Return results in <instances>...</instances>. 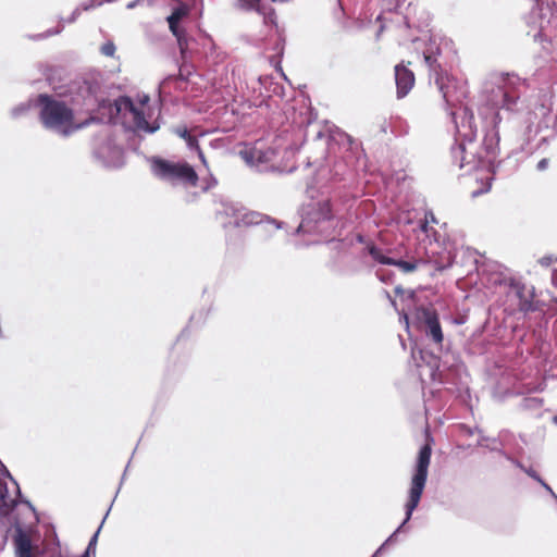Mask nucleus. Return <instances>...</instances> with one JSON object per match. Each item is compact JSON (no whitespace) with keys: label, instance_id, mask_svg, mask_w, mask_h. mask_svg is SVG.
Here are the masks:
<instances>
[{"label":"nucleus","instance_id":"obj_1","mask_svg":"<svg viewBox=\"0 0 557 557\" xmlns=\"http://www.w3.org/2000/svg\"><path fill=\"white\" fill-rule=\"evenodd\" d=\"M527 90L525 79L516 74L503 73L486 89L480 116L485 125L482 144L476 141L478 126L472 110H461L460 122L455 119V144L450 148L453 164L470 174L476 170H490L498 151L502 117L499 111L517 112L521 95Z\"/></svg>","mask_w":557,"mask_h":557},{"label":"nucleus","instance_id":"obj_2","mask_svg":"<svg viewBox=\"0 0 557 557\" xmlns=\"http://www.w3.org/2000/svg\"><path fill=\"white\" fill-rule=\"evenodd\" d=\"M35 108H39V121L44 128L62 137H69L75 132L97 122L98 119L89 117L82 123L74 122V111L64 101L58 100L52 95L39 94L34 100Z\"/></svg>","mask_w":557,"mask_h":557},{"label":"nucleus","instance_id":"obj_3","mask_svg":"<svg viewBox=\"0 0 557 557\" xmlns=\"http://www.w3.org/2000/svg\"><path fill=\"white\" fill-rule=\"evenodd\" d=\"M301 221L296 228V234H307L317 236L311 244H318L329 238H334L337 234L339 220L333 213L331 201H311L301 207Z\"/></svg>","mask_w":557,"mask_h":557},{"label":"nucleus","instance_id":"obj_4","mask_svg":"<svg viewBox=\"0 0 557 557\" xmlns=\"http://www.w3.org/2000/svg\"><path fill=\"white\" fill-rule=\"evenodd\" d=\"M432 448L429 444L423 445L418 454L414 473L411 479L408 502L405 505V519L400 525L385 540L382 546L385 548L388 544L396 541V536L401 532L405 525L410 521L412 512L418 507L422 493L424 491L429 466L431 461Z\"/></svg>","mask_w":557,"mask_h":557},{"label":"nucleus","instance_id":"obj_5","mask_svg":"<svg viewBox=\"0 0 557 557\" xmlns=\"http://www.w3.org/2000/svg\"><path fill=\"white\" fill-rule=\"evenodd\" d=\"M219 213L231 219L228 223H224V226L232 225L233 227L239 228L260 225L265 231H275L283 225V223L277 220L256 211L247 210L242 205L232 201L223 202Z\"/></svg>","mask_w":557,"mask_h":557},{"label":"nucleus","instance_id":"obj_6","mask_svg":"<svg viewBox=\"0 0 557 557\" xmlns=\"http://www.w3.org/2000/svg\"><path fill=\"white\" fill-rule=\"evenodd\" d=\"M423 61L429 70L430 79H434L440 92L443 96L446 104H451V99L448 90L447 73L443 64V54L441 44L435 38H430L425 44V48L422 51Z\"/></svg>","mask_w":557,"mask_h":557},{"label":"nucleus","instance_id":"obj_7","mask_svg":"<svg viewBox=\"0 0 557 557\" xmlns=\"http://www.w3.org/2000/svg\"><path fill=\"white\" fill-rule=\"evenodd\" d=\"M151 171L156 177L172 185L183 183L195 186L198 181V175L194 168L185 162H171L156 157L151 161Z\"/></svg>","mask_w":557,"mask_h":557},{"label":"nucleus","instance_id":"obj_8","mask_svg":"<svg viewBox=\"0 0 557 557\" xmlns=\"http://www.w3.org/2000/svg\"><path fill=\"white\" fill-rule=\"evenodd\" d=\"M111 111L114 110L117 116L126 119L128 115L131 116V122L133 123V131L140 134H153L159 128L160 125L157 121L149 123L141 109H139L128 96H120L117 97L112 104H110Z\"/></svg>","mask_w":557,"mask_h":557},{"label":"nucleus","instance_id":"obj_9","mask_svg":"<svg viewBox=\"0 0 557 557\" xmlns=\"http://www.w3.org/2000/svg\"><path fill=\"white\" fill-rule=\"evenodd\" d=\"M239 154L247 165L257 172L267 173L276 170L273 165V161L277 154L274 148L255 144L253 146L240 150Z\"/></svg>","mask_w":557,"mask_h":557},{"label":"nucleus","instance_id":"obj_10","mask_svg":"<svg viewBox=\"0 0 557 557\" xmlns=\"http://www.w3.org/2000/svg\"><path fill=\"white\" fill-rule=\"evenodd\" d=\"M417 318L425 325L426 336L431 337L434 343L441 344L444 336L436 310L426 307L418 308Z\"/></svg>","mask_w":557,"mask_h":557},{"label":"nucleus","instance_id":"obj_11","mask_svg":"<svg viewBox=\"0 0 557 557\" xmlns=\"http://www.w3.org/2000/svg\"><path fill=\"white\" fill-rule=\"evenodd\" d=\"M96 157L108 168H121L124 164V151L112 140H107L95 151Z\"/></svg>","mask_w":557,"mask_h":557},{"label":"nucleus","instance_id":"obj_12","mask_svg":"<svg viewBox=\"0 0 557 557\" xmlns=\"http://www.w3.org/2000/svg\"><path fill=\"white\" fill-rule=\"evenodd\" d=\"M240 9L245 11H256L262 16L264 25L277 26L276 14L271 5H267L262 0H237Z\"/></svg>","mask_w":557,"mask_h":557},{"label":"nucleus","instance_id":"obj_13","mask_svg":"<svg viewBox=\"0 0 557 557\" xmlns=\"http://www.w3.org/2000/svg\"><path fill=\"white\" fill-rule=\"evenodd\" d=\"M395 83L397 88V97H406L414 85V74L404 64L395 66Z\"/></svg>","mask_w":557,"mask_h":557},{"label":"nucleus","instance_id":"obj_14","mask_svg":"<svg viewBox=\"0 0 557 557\" xmlns=\"http://www.w3.org/2000/svg\"><path fill=\"white\" fill-rule=\"evenodd\" d=\"M13 543L15 557H33V544L28 533L20 525L14 528Z\"/></svg>","mask_w":557,"mask_h":557},{"label":"nucleus","instance_id":"obj_15","mask_svg":"<svg viewBox=\"0 0 557 557\" xmlns=\"http://www.w3.org/2000/svg\"><path fill=\"white\" fill-rule=\"evenodd\" d=\"M517 297L519 298L518 308L522 312H534L539 309L537 302L533 301V290L524 285H513Z\"/></svg>","mask_w":557,"mask_h":557},{"label":"nucleus","instance_id":"obj_16","mask_svg":"<svg viewBox=\"0 0 557 557\" xmlns=\"http://www.w3.org/2000/svg\"><path fill=\"white\" fill-rule=\"evenodd\" d=\"M174 133L186 141V145L190 150L197 151L199 159L206 165L207 161L199 147L198 139L189 133L188 128L186 126H178L174 128Z\"/></svg>","mask_w":557,"mask_h":557},{"label":"nucleus","instance_id":"obj_17","mask_svg":"<svg viewBox=\"0 0 557 557\" xmlns=\"http://www.w3.org/2000/svg\"><path fill=\"white\" fill-rule=\"evenodd\" d=\"M363 252H367L373 259V261L379 264L392 265V263H394V258L385 256L382 249L373 243L368 244Z\"/></svg>","mask_w":557,"mask_h":557},{"label":"nucleus","instance_id":"obj_18","mask_svg":"<svg viewBox=\"0 0 557 557\" xmlns=\"http://www.w3.org/2000/svg\"><path fill=\"white\" fill-rule=\"evenodd\" d=\"M476 431H478V435H479L476 445L479 447H484L486 449H487V447L485 445H490V446L497 445L500 448H503L504 444H503L502 437L509 433L507 430H502L498 434V437H488L483 433V431L480 428H476Z\"/></svg>","mask_w":557,"mask_h":557},{"label":"nucleus","instance_id":"obj_19","mask_svg":"<svg viewBox=\"0 0 557 557\" xmlns=\"http://www.w3.org/2000/svg\"><path fill=\"white\" fill-rule=\"evenodd\" d=\"M423 262L421 260L412 259V260H403L395 259L392 265L397 267L403 273H411L418 269L420 264Z\"/></svg>","mask_w":557,"mask_h":557},{"label":"nucleus","instance_id":"obj_20","mask_svg":"<svg viewBox=\"0 0 557 557\" xmlns=\"http://www.w3.org/2000/svg\"><path fill=\"white\" fill-rule=\"evenodd\" d=\"M537 134V129H534V126L532 123H527L523 132L518 137V141L520 143V149L523 151L525 150V145L530 143L532 137H534Z\"/></svg>","mask_w":557,"mask_h":557},{"label":"nucleus","instance_id":"obj_21","mask_svg":"<svg viewBox=\"0 0 557 557\" xmlns=\"http://www.w3.org/2000/svg\"><path fill=\"white\" fill-rule=\"evenodd\" d=\"M35 98H29L27 101L21 102L11 110V116L18 119L25 115L34 106Z\"/></svg>","mask_w":557,"mask_h":557},{"label":"nucleus","instance_id":"obj_22","mask_svg":"<svg viewBox=\"0 0 557 557\" xmlns=\"http://www.w3.org/2000/svg\"><path fill=\"white\" fill-rule=\"evenodd\" d=\"M487 447V449L490 451H494V453H498L500 456H503L506 460L510 461L513 466H516L517 468L521 469L523 472H524V469H527V467L520 462L518 459L513 458L511 455H509L508 453H506L503 448H500L499 446L497 445H494V446H490V445H485Z\"/></svg>","mask_w":557,"mask_h":557},{"label":"nucleus","instance_id":"obj_23","mask_svg":"<svg viewBox=\"0 0 557 557\" xmlns=\"http://www.w3.org/2000/svg\"><path fill=\"white\" fill-rule=\"evenodd\" d=\"M524 473H527L530 478L539 482L549 493L550 496H555V492L553 491V488L541 478V475L534 469H532L531 467H527V469H524Z\"/></svg>","mask_w":557,"mask_h":557},{"label":"nucleus","instance_id":"obj_24","mask_svg":"<svg viewBox=\"0 0 557 557\" xmlns=\"http://www.w3.org/2000/svg\"><path fill=\"white\" fill-rule=\"evenodd\" d=\"M188 13V9L186 5H180L173 10V12L168 16V22H181Z\"/></svg>","mask_w":557,"mask_h":557},{"label":"nucleus","instance_id":"obj_25","mask_svg":"<svg viewBox=\"0 0 557 557\" xmlns=\"http://www.w3.org/2000/svg\"><path fill=\"white\" fill-rule=\"evenodd\" d=\"M333 172L334 178H337L339 181L345 180L346 176L350 174V171L347 169L344 162H336Z\"/></svg>","mask_w":557,"mask_h":557},{"label":"nucleus","instance_id":"obj_26","mask_svg":"<svg viewBox=\"0 0 557 557\" xmlns=\"http://www.w3.org/2000/svg\"><path fill=\"white\" fill-rule=\"evenodd\" d=\"M375 276L385 284H391L394 281L395 274L391 271L379 269L375 271Z\"/></svg>","mask_w":557,"mask_h":557},{"label":"nucleus","instance_id":"obj_27","mask_svg":"<svg viewBox=\"0 0 557 557\" xmlns=\"http://www.w3.org/2000/svg\"><path fill=\"white\" fill-rule=\"evenodd\" d=\"M100 530H101V525L98 528L96 533L89 540V543L86 548V555H92V556L96 555V545H97L98 535H99Z\"/></svg>","mask_w":557,"mask_h":557},{"label":"nucleus","instance_id":"obj_28","mask_svg":"<svg viewBox=\"0 0 557 557\" xmlns=\"http://www.w3.org/2000/svg\"><path fill=\"white\" fill-rule=\"evenodd\" d=\"M542 406V400L536 397H527L521 401L522 408H533Z\"/></svg>","mask_w":557,"mask_h":557},{"label":"nucleus","instance_id":"obj_29","mask_svg":"<svg viewBox=\"0 0 557 557\" xmlns=\"http://www.w3.org/2000/svg\"><path fill=\"white\" fill-rule=\"evenodd\" d=\"M181 50V53L184 55L186 53V50L188 48V38L186 35V32H183V34L175 37Z\"/></svg>","mask_w":557,"mask_h":557},{"label":"nucleus","instance_id":"obj_30","mask_svg":"<svg viewBox=\"0 0 557 557\" xmlns=\"http://www.w3.org/2000/svg\"><path fill=\"white\" fill-rule=\"evenodd\" d=\"M115 49H116V48H115L114 42L109 40V41H107L106 44H103V45L101 46L100 51H101V53H102L103 55H107V57H113V55H114V53H115Z\"/></svg>","mask_w":557,"mask_h":557},{"label":"nucleus","instance_id":"obj_31","mask_svg":"<svg viewBox=\"0 0 557 557\" xmlns=\"http://www.w3.org/2000/svg\"><path fill=\"white\" fill-rule=\"evenodd\" d=\"M557 262V257L554 256V255H546V256H543L540 260H539V263L542 265V267H549L552 265L553 263H556Z\"/></svg>","mask_w":557,"mask_h":557},{"label":"nucleus","instance_id":"obj_32","mask_svg":"<svg viewBox=\"0 0 557 557\" xmlns=\"http://www.w3.org/2000/svg\"><path fill=\"white\" fill-rule=\"evenodd\" d=\"M63 27H58L55 29H49L47 30L45 34H38V35H35L33 38L34 39H42V38H47V37H50V36H53V35H58L62 32Z\"/></svg>","mask_w":557,"mask_h":557},{"label":"nucleus","instance_id":"obj_33","mask_svg":"<svg viewBox=\"0 0 557 557\" xmlns=\"http://www.w3.org/2000/svg\"><path fill=\"white\" fill-rule=\"evenodd\" d=\"M169 23V27H170V30L172 32V34L176 37L181 34H183V32H185L181 26H180V22H175V23H172V22H168Z\"/></svg>","mask_w":557,"mask_h":557},{"label":"nucleus","instance_id":"obj_34","mask_svg":"<svg viewBox=\"0 0 557 557\" xmlns=\"http://www.w3.org/2000/svg\"><path fill=\"white\" fill-rule=\"evenodd\" d=\"M81 12H82L81 8L77 7L76 9H74L71 16L65 22H67V23L75 22L78 18V16L81 15Z\"/></svg>","mask_w":557,"mask_h":557},{"label":"nucleus","instance_id":"obj_35","mask_svg":"<svg viewBox=\"0 0 557 557\" xmlns=\"http://www.w3.org/2000/svg\"><path fill=\"white\" fill-rule=\"evenodd\" d=\"M547 166H548V160L544 158V159H542V160H540V161H539V163H537V165H536V169H537L539 171H544V170H546V169H547Z\"/></svg>","mask_w":557,"mask_h":557},{"label":"nucleus","instance_id":"obj_36","mask_svg":"<svg viewBox=\"0 0 557 557\" xmlns=\"http://www.w3.org/2000/svg\"><path fill=\"white\" fill-rule=\"evenodd\" d=\"M78 7L81 8L82 11H89L91 9H95L94 4L90 2V0L81 3Z\"/></svg>","mask_w":557,"mask_h":557},{"label":"nucleus","instance_id":"obj_37","mask_svg":"<svg viewBox=\"0 0 557 557\" xmlns=\"http://www.w3.org/2000/svg\"><path fill=\"white\" fill-rule=\"evenodd\" d=\"M7 494H8V488L7 486L4 485L2 488H1V492H0V500L2 502V506L7 507L8 505L5 504V497H7Z\"/></svg>","mask_w":557,"mask_h":557},{"label":"nucleus","instance_id":"obj_38","mask_svg":"<svg viewBox=\"0 0 557 557\" xmlns=\"http://www.w3.org/2000/svg\"><path fill=\"white\" fill-rule=\"evenodd\" d=\"M0 471H1V473H2L4 476H8V478H10L11 480H13V479H12V476H11V474H10V472H9V470L7 469V467H5L1 461H0Z\"/></svg>","mask_w":557,"mask_h":557},{"label":"nucleus","instance_id":"obj_39","mask_svg":"<svg viewBox=\"0 0 557 557\" xmlns=\"http://www.w3.org/2000/svg\"><path fill=\"white\" fill-rule=\"evenodd\" d=\"M517 125H518V121L516 119H510L507 121L505 127L509 128V127H515Z\"/></svg>","mask_w":557,"mask_h":557},{"label":"nucleus","instance_id":"obj_40","mask_svg":"<svg viewBox=\"0 0 557 557\" xmlns=\"http://www.w3.org/2000/svg\"><path fill=\"white\" fill-rule=\"evenodd\" d=\"M491 186H492V184H491V181H490V182L487 183V185H486L485 189L478 190V191H473V193H472V195H473V196H478V195H480V194H482V193L488 191V190L491 189Z\"/></svg>","mask_w":557,"mask_h":557},{"label":"nucleus","instance_id":"obj_41","mask_svg":"<svg viewBox=\"0 0 557 557\" xmlns=\"http://www.w3.org/2000/svg\"><path fill=\"white\" fill-rule=\"evenodd\" d=\"M406 293V290L400 286V285H397L395 287V294L398 295V296H403L404 294Z\"/></svg>","mask_w":557,"mask_h":557},{"label":"nucleus","instance_id":"obj_42","mask_svg":"<svg viewBox=\"0 0 557 557\" xmlns=\"http://www.w3.org/2000/svg\"><path fill=\"white\" fill-rule=\"evenodd\" d=\"M384 293H385V295H386L387 299L389 300L391 305H392L394 308H396V300L391 296V294H389L387 290H385Z\"/></svg>","mask_w":557,"mask_h":557},{"label":"nucleus","instance_id":"obj_43","mask_svg":"<svg viewBox=\"0 0 557 557\" xmlns=\"http://www.w3.org/2000/svg\"><path fill=\"white\" fill-rule=\"evenodd\" d=\"M384 547L381 545L371 557H379Z\"/></svg>","mask_w":557,"mask_h":557},{"label":"nucleus","instance_id":"obj_44","mask_svg":"<svg viewBox=\"0 0 557 557\" xmlns=\"http://www.w3.org/2000/svg\"><path fill=\"white\" fill-rule=\"evenodd\" d=\"M137 4H138V0H135V1L129 2L126 5V8L131 10V9H134Z\"/></svg>","mask_w":557,"mask_h":557},{"label":"nucleus","instance_id":"obj_45","mask_svg":"<svg viewBox=\"0 0 557 557\" xmlns=\"http://www.w3.org/2000/svg\"><path fill=\"white\" fill-rule=\"evenodd\" d=\"M356 239H357V242H358V243H360V244L364 243V237H363V235H361V234H358V235H357V237H356Z\"/></svg>","mask_w":557,"mask_h":557},{"label":"nucleus","instance_id":"obj_46","mask_svg":"<svg viewBox=\"0 0 557 557\" xmlns=\"http://www.w3.org/2000/svg\"><path fill=\"white\" fill-rule=\"evenodd\" d=\"M406 323V327L408 329L409 327V320H408V315L406 313L403 314L401 317Z\"/></svg>","mask_w":557,"mask_h":557},{"label":"nucleus","instance_id":"obj_47","mask_svg":"<svg viewBox=\"0 0 557 557\" xmlns=\"http://www.w3.org/2000/svg\"><path fill=\"white\" fill-rule=\"evenodd\" d=\"M148 101H149V97L147 95H144V97L140 100L141 104H146Z\"/></svg>","mask_w":557,"mask_h":557},{"label":"nucleus","instance_id":"obj_48","mask_svg":"<svg viewBox=\"0 0 557 557\" xmlns=\"http://www.w3.org/2000/svg\"><path fill=\"white\" fill-rule=\"evenodd\" d=\"M476 428H478V426H475V428H473V429H469V430H468V434H469V435H473V434H475V433L478 434Z\"/></svg>","mask_w":557,"mask_h":557},{"label":"nucleus","instance_id":"obj_49","mask_svg":"<svg viewBox=\"0 0 557 557\" xmlns=\"http://www.w3.org/2000/svg\"><path fill=\"white\" fill-rule=\"evenodd\" d=\"M552 422L557 425V413L552 417Z\"/></svg>","mask_w":557,"mask_h":557},{"label":"nucleus","instance_id":"obj_50","mask_svg":"<svg viewBox=\"0 0 557 557\" xmlns=\"http://www.w3.org/2000/svg\"><path fill=\"white\" fill-rule=\"evenodd\" d=\"M32 510H35V508L33 507L32 503L28 502V500H25L24 502Z\"/></svg>","mask_w":557,"mask_h":557},{"label":"nucleus","instance_id":"obj_51","mask_svg":"<svg viewBox=\"0 0 557 557\" xmlns=\"http://www.w3.org/2000/svg\"><path fill=\"white\" fill-rule=\"evenodd\" d=\"M408 296H409V298H413V296H414V292H413V290H409V292H408Z\"/></svg>","mask_w":557,"mask_h":557},{"label":"nucleus","instance_id":"obj_52","mask_svg":"<svg viewBox=\"0 0 557 557\" xmlns=\"http://www.w3.org/2000/svg\"><path fill=\"white\" fill-rule=\"evenodd\" d=\"M16 505H17L16 500H12L11 507L14 508V507H16Z\"/></svg>","mask_w":557,"mask_h":557},{"label":"nucleus","instance_id":"obj_53","mask_svg":"<svg viewBox=\"0 0 557 557\" xmlns=\"http://www.w3.org/2000/svg\"><path fill=\"white\" fill-rule=\"evenodd\" d=\"M79 557H91V555H86V550H85L84 554ZM92 557H95V556H92Z\"/></svg>","mask_w":557,"mask_h":557},{"label":"nucleus","instance_id":"obj_54","mask_svg":"<svg viewBox=\"0 0 557 557\" xmlns=\"http://www.w3.org/2000/svg\"><path fill=\"white\" fill-rule=\"evenodd\" d=\"M126 468H128V466H127ZM126 470H127V469H125V472H124V473H126ZM124 476H125V474H123V476L121 478V482H123V481H124ZM121 484H122V483H120V485H121Z\"/></svg>","mask_w":557,"mask_h":557},{"label":"nucleus","instance_id":"obj_55","mask_svg":"<svg viewBox=\"0 0 557 557\" xmlns=\"http://www.w3.org/2000/svg\"><path fill=\"white\" fill-rule=\"evenodd\" d=\"M196 319V315L190 317V322H193Z\"/></svg>","mask_w":557,"mask_h":557},{"label":"nucleus","instance_id":"obj_56","mask_svg":"<svg viewBox=\"0 0 557 557\" xmlns=\"http://www.w3.org/2000/svg\"><path fill=\"white\" fill-rule=\"evenodd\" d=\"M554 498V500L556 502L557 504V495L555 494V496H552Z\"/></svg>","mask_w":557,"mask_h":557}]
</instances>
